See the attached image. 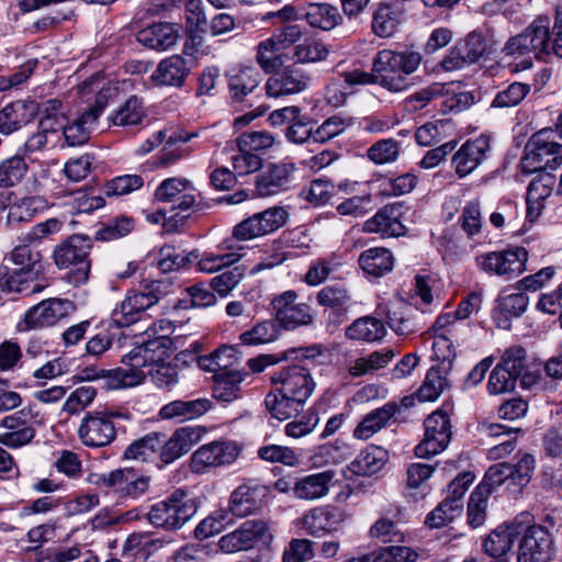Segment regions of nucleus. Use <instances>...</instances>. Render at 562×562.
Wrapping results in <instances>:
<instances>
[{"label": "nucleus", "mask_w": 562, "mask_h": 562, "mask_svg": "<svg viewBox=\"0 0 562 562\" xmlns=\"http://www.w3.org/2000/svg\"><path fill=\"white\" fill-rule=\"evenodd\" d=\"M144 116L143 102L133 95L111 116V121L116 126H133L139 124Z\"/></svg>", "instance_id": "nucleus-58"}, {"label": "nucleus", "mask_w": 562, "mask_h": 562, "mask_svg": "<svg viewBox=\"0 0 562 562\" xmlns=\"http://www.w3.org/2000/svg\"><path fill=\"white\" fill-rule=\"evenodd\" d=\"M91 247L89 237L74 234L54 249V262L59 269L74 268L69 273V281L75 285L85 283L89 278Z\"/></svg>", "instance_id": "nucleus-3"}, {"label": "nucleus", "mask_w": 562, "mask_h": 562, "mask_svg": "<svg viewBox=\"0 0 562 562\" xmlns=\"http://www.w3.org/2000/svg\"><path fill=\"white\" fill-rule=\"evenodd\" d=\"M25 271H15L9 274L8 266L0 267V292H25L26 294L36 293L43 290L44 286L29 282L23 279Z\"/></svg>", "instance_id": "nucleus-54"}, {"label": "nucleus", "mask_w": 562, "mask_h": 562, "mask_svg": "<svg viewBox=\"0 0 562 562\" xmlns=\"http://www.w3.org/2000/svg\"><path fill=\"white\" fill-rule=\"evenodd\" d=\"M179 27L169 22H158L142 29L136 34L137 42L150 49L165 52L179 41Z\"/></svg>", "instance_id": "nucleus-24"}, {"label": "nucleus", "mask_w": 562, "mask_h": 562, "mask_svg": "<svg viewBox=\"0 0 562 562\" xmlns=\"http://www.w3.org/2000/svg\"><path fill=\"white\" fill-rule=\"evenodd\" d=\"M211 406V401L207 398L177 400L164 405L159 411V416L161 419H176L182 423L204 415Z\"/></svg>", "instance_id": "nucleus-32"}, {"label": "nucleus", "mask_w": 562, "mask_h": 562, "mask_svg": "<svg viewBox=\"0 0 562 562\" xmlns=\"http://www.w3.org/2000/svg\"><path fill=\"white\" fill-rule=\"evenodd\" d=\"M245 246L234 235L216 247V251L205 252L198 261L196 268L204 273H214L224 267L239 261L244 256Z\"/></svg>", "instance_id": "nucleus-22"}, {"label": "nucleus", "mask_w": 562, "mask_h": 562, "mask_svg": "<svg viewBox=\"0 0 562 562\" xmlns=\"http://www.w3.org/2000/svg\"><path fill=\"white\" fill-rule=\"evenodd\" d=\"M204 429L196 426L178 428L171 437L161 443L160 460L169 464L190 451L193 445L198 443L204 435Z\"/></svg>", "instance_id": "nucleus-23"}, {"label": "nucleus", "mask_w": 562, "mask_h": 562, "mask_svg": "<svg viewBox=\"0 0 562 562\" xmlns=\"http://www.w3.org/2000/svg\"><path fill=\"white\" fill-rule=\"evenodd\" d=\"M488 53V41L481 31H472L451 47L440 65L445 71L462 69Z\"/></svg>", "instance_id": "nucleus-10"}, {"label": "nucleus", "mask_w": 562, "mask_h": 562, "mask_svg": "<svg viewBox=\"0 0 562 562\" xmlns=\"http://www.w3.org/2000/svg\"><path fill=\"white\" fill-rule=\"evenodd\" d=\"M290 412H293L294 420L290 422L285 426V434L292 438H301L308 434H311L315 427L319 423L318 414L308 409L301 414V412L295 413L294 407L289 408Z\"/></svg>", "instance_id": "nucleus-60"}, {"label": "nucleus", "mask_w": 562, "mask_h": 562, "mask_svg": "<svg viewBox=\"0 0 562 562\" xmlns=\"http://www.w3.org/2000/svg\"><path fill=\"white\" fill-rule=\"evenodd\" d=\"M394 352L390 349L372 352L369 357L358 358L349 368L353 376H361L374 370L384 368L393 359Z\"/></svg>", "instance_id": "nucleus-59"}, {"label": "nucleus", "mask_w": 562, "mask_h": 562, "mask_svg": "<svg viewBox=\"0 0 562 562\" xmlns=\"http://www.w3.org/2000/svg\"><path fill=\"white\" fill-rule=\"evenodd\" d=\"M401 153V143L393 138H383L373 143L367 150V157L375 165L392 164Z\"/></svg>", "instance_id": "nucleus-57"}, {"label": "nucleus", "mask_w": 562, "mask_h": 562, "mask_svg": "<svg viewBox=\"0 0 562 562\" xmlns=\"http://www.w3.org/2000/svg\"><path fill=\"white\" fill-rule=\"evenodd\" d=\"M355 119L342 113L329 116L313 133V139L317 143H325L352 126Z\"/></svg>", "instance_id": "nucleus-56"}, {"label": "nucleus", "mask_w": 562, "mask_h": 562, "mask_svg": "<svg viewBox=\"0 0 562 562\" xmlns=\"http://www.w3.org/2000/svg\"><path fill=\"white\" fill-rule=\"evenodd\" d=\"M265 490L259 486L240 485L231 495L229 510L236 517H246L261 508Z\"/></svg>", "instance_id": "nucleus-30"}, {"label": "nucleus", "mask_w": 562, "mask_h": 562, "mask_svg": "<svg viewBox=\"0 0 562 562\" xmlns=\"http://www.w3.org/2000/svg\"><path fill=\"white\" fill-rule=\"evenodd\" d=\"M63 222L57 218H49L41 222L20 236L21 245L13 248L4 262L9 261L20 267V271H31L41 261V254L30 246L42 243L44 239L61 231Z\"/></svg>", "instance_id": "nucleus-7"}, {"label": "nucleus", "mask_w": 562, "mask_h": 562, "mask_svg": "<svg viewBox=\"0 0 562 562\" xmlns=\"http://www.w3.org/2000/svg\"><path fill=\"white\" fill-rule=\"evenodd\" d=\"M550 24L549 16L539 15L524 30L533 46L535 57L544 61H549Z\"/></svg>", "instance_id": "nucleus-41"}, {"label": "nucleus", "mask_w": 562, "mask_h": 562, "mask_svg": "<svg viewBox=\"0 0 562 562\" xmlns=\"http://www.w3.org/2000/svg\"><path fill=\"white\" fill-rule=\"evenodd\" d=\"M280 311L276 317L257 323L251 329L239 335L240 344L244 346H260L274 342L279 339L281 333V322L279 319Z\"/></svg>", "instance_id": "nucleus-38"}, {"label": "nucleus", "mask_w": 562, "mask_h": 562, "mask_svg": "<svg viewBox=\"0 0 562 562\" xmlns=\"http://www.w3.org/2000/svg\"><path fill=\"white\" fill-rule=\"evenodd\" d=\"M260 74L252 67H246L232 75L229 91L234 102H243L260 83Z\"/></svg>", "instance_id": "nucleus-43"}, {"label": "nucleus", "mask_w": 562, "mask_h": 562, "mask_svg": "<svg viewBox=\"0 0 562 562\" xmlns=\"http://www.w3.org/2000/svg\"><path fill=\"white\" fill-rule=\"evenodd\" d=\"M164 436L159 432H150L132 442L124 451V458L139 462L149 461L161 447Z\"/></svg>", "instance_id": "nucleus-47"}, {"label": "nucleus", "mask_w": 562, "mask_h": 562, "mask_svg": "<svg viewBox=\"0 0 562 562\" xmlns=\"http://www.w3.org/2000/svg\"><path fill=\"white\" fill-rule=\"evenodd\" d=\"M216 303L215 294L203 284H195L186 289V295L179 299L177 307L179 308H204Z\"/></svg>", "instance_id": "nucleus-61"}, {"label": "nucleus", "mask_w": 562, "mask_h": 562, "mask_svg": "<svg viewBox=\"0 0 562 562\" xmlns=\"http://www.w3.org/2000/svg\"><path fill=\"white\" fill-rule=\"evenodd\" d=\"M398 412L400 405L395 402H389L382 407L370 412L356 427L353 437L361 440L371 438Z\"/></svg>", "instance_id": "nucleus-35"}, {"label": "nucleus", "mask_w": 562, "mask_h": 562, "mask_svg": "<svg viewBox=\"0 0 562 562\" xmlns=\"http://www.w3.org/2000/svg\"><path fill=\"white\" fill-rule=\"evenodd\" d=\"M529 304V297L524 292L499 296L497 305L492 313L496 325L501 328H510V318L520 317Z\"/></svg>", "instance_id": "nucleus-31"}, {"label": "nucleus", "mask_w": 562, "mask_h": 562, "mask_svg": "<svg viewBox=\"0 0 562 562\" xmlns=\"http://www.w3.org/2000/svg\"><path fill=\"white\" fill-rule=\"evenodd\" d=\"M124 364L125 367L111 370H99L93 375H88V378L102 380L104 382V387L108 390L133 387L145 380L146 373L143 369L133 366V361L127 360V363Z\"/></svg>", "instance_id": "nucleus-25"}, {"label": "nucleus", "mask_w": 562, "mask_h": 562, "mask_svg": "<svg viewBox=\"0 0 562 562\" xmlns=\"http://www.w3.org/2000/svg\"><path fill=\"white\" fill-rule=\"evenodd\" d=\"M328 49L310 36L306 27L283 23V59L293 63H316L326 59Z\"/></svg>", "instance_id": "nucleus-5"}, {"label": "nucleus", "mask_w": 562, "mask_h": 562, "mask_svg": "<svg viewBox=\"0 0 562 562\" xmlns=\"http://www.w3.org/2000/svg\"><path fill=\"white\" fill-rule=\"evenodd\" d=\"M241 448L229 440H215L201 446L191 456L190 468L194 473H202L211 468L233 463Z\"/></svg>", "instance_id": "nucleus-15"}, {"label": "nucleus", "mask_w": 562, "mask_h": 562, "mask_svg": "<svg viewBox=\"0 0 562 562\" xmlns=\"http://www.w3.org/2000/svg\"><path fill=\"white\" fill-rule=\"evenodd\" d=\"M170 284L164 280H154L145 285L142 292H130L119 308L112 313V321L116 327H127L137 322L142 314L156 305L161 296L168 294Z\"/></svg>", "instance_id": "nucleus-4"}, {"label": "nucleus", "mask_w": 562, "mask_h": 562, "mask_svg": "<svg viewBox=\"0 0 562 562\" xmlns=\"http://www.w3.org/2000/svg\"><path fill=\"white\" fill-rule=\"evenodd\" d=\"M397 25V16L390 5H380L374 12L372 30L378 36H391L396 31Z\"/></svg>", "instance_id": "nucleus-63"}, {"label": "nucleus", "mask_w": 562, "mask_h": 562, "mask_svg": "<svg viewBox=\"0 0 562 562\" xmlns=\"http://www.w3.org/2000/svg\"><path fill=\"white\" fill-rule=\"evenodd\" d=\"M450 386L447 379V370L441 367H431L425 376L422 386L417 391V398L420 402H432Z\"/></svg>", "instance_id": "nucleus-45"}, {"label": "nucleus", "mask_w": 562, "mask_h": 562, "mask_svg": "<svg viewBox=\"0 0 562 562\" xmlns=\"http://www.w3.org/2000/svg\"><path fill=\"white\" fill-rule=\"evenodd\" d=\"M44 209V201L38 196H27L10 204L7 212V225L16 226L31 221Z\"/></svg>", "instance_id": "nucleus-48"}, {"label": "nucleus", "mask_w": 562, "mask_h": 562, "mask_svg": "<svg viewBox=\"0 0 562 562\" xmlns=\"http://www.w3.org/2000/svg\"><path fill=\"white\" fill-rule=\"evenodd\" d=\"M27 172V164L23 155L16 154L0 162V188L19 183Z\"/></svg>", "instance_id": "nucleus-51"}, {"label": "nucleus", "mask_w": 562, "mask_h": 562, "mask_svg": "<svg viewBox=\"0 0 562 562\" xmlns=\"http://www.w3.org/2000/svg\"><path fill=\"white\" fill-rule=\"evenodd\" d=\"M33 121V100H18L0 110V133L10 135Z\"/></svg>", "instance_id": "nucleus-27"}, {"label": "nucleus", "mask_w": 562, "mask_h": 562, "mask_svg": "<svg viewBox=\"0 0 562 562\" xmlns=\"http://www.w3.org/2000/svg\"><path fill=\"white\" fill-rule=\"evenodd\" d=\"M532 47L531 42L528 40V34L522 31L521 33L508 38L503 47V53L513 58L522 57L521 69H529L532 67L531 55L535 56Z\"/></svg>", "instance_id": "nucleus-53"}, {"label": "nucleus", "mask_w": 562, "mask_h": 562, "mask_svg": "<svg viewBox=\"0 0 562 562\" xmlns=\"http://www.w3.org/2000/svg\"><path fill=\"white\" fill-rule=\"evenodd\" d=\"M101 113L102 102H100V105L97 108H90L72 123H65L64 133L61 134L65 143L70 147L86 144L90 138V128L97 122Z\"/></svg>", "instance_id": "nucleus-33"}, {"label": "nucleus", "mask_w": 562, "mask_h": 562, "mask_svg": "<svg viewBox=\"0 0 562 562\" xmlns=\"http://www.w3.org/2000/svg\"><path fill=\"white\" fill-rule=\"evenodd\" d=\"M386 335L384 324L373 316L357 318L346 329V337L351 340L373 342Z\"/></svg>", "instance_id": "nucleus-42"}, {"label": "nucleus", "mask_w": 562, "mask_h": 562, "mask_svg": "<svg viewBox=\"0 0 562 562\" xmlns=\"http://www.w3.org/2000/svg\"><path fill=\"white\" fill-rule=\"evenodd\" d=\"M311 307L305 303L283 306V330H294L301 326L313 324Z\"/></svg>", "instance_id": "nucleus-62"}, {"label": "nucleus", "mask_w": 562, "mask_h": 562, "mask_svg": "<svg viewBox=\"0 0 562 562\" xmlns=\"http://www.w3.org/2000/svg\"><path fill=\"white\" fill-rule=\"evenodd\" d=\"M314 382L306 368L299 364L283 367V420L290 419L293 412H302L304 403L314 390Z\"/></svg>", "instance_id": "nucleus-8"}, {"label": "nucleus", "mask_w": 562, "mask_h": 562, "mask_svg": "<svg viewBox=\"0 0 562 562\" xmlns=\"http://www.w3.org/2000/svg\"><path fill=\"white\" fill-rule=\"evenodd\" d=\"M527 260L528 251L524 247L492 251L476 257V262L482 270L506 279L524 272Z\"/></svg>", "instance_id": "nucleus-14"}, {"label": "nucleus", "mask_w": 562, "mask_h": 562, "mask_svg": "<svg viewBox=\"0 0 562 562\" xmlns=\"http://www.w3.org/2000/svg\"><path fill=\"white\" fill-rule=\"evenodd\" d=\"M155 198L159 202L171 204V212L179 216L195 206L199 192L186 178H169L158 186Z\"/></svg>", "instance_id": "nucleus-17"}, {"label": "nucleus", "mask_w": 562, "mask_h": 562, "mask_svg": "<svg viewBox=\"0 0 562 562\" xmlns=\"http://www.w3.org/2000/svg\"><path fill=\"white\" fill-rule=\"evenodd\" d=\"M272 535L262 520H247L236 530L222 536L218 540V548L224 553H236L254 548L261 542L269 544Z\"/></svg>", "instance_id": "nucleus-13"}, {"label": "nucleus", "mask_w": 562, "mask_h": 562, "mask_svg": "<svg viewBox=\"0 0 562 562\" xmlns=\"http://www.w3.org/2000/svg\"><path fill=\"white\" fill-rule=\"evenodd\" d=\"M189 71L186 59L179 55H173L158 64L150 79L157 86L181 87Z\"/></svg>", "instance_id": "nucleus-29"}, {"label": "nucleus", "mask_w": 562, "mask_h": 562, "mask_svg": "<svg viewBox=\"0 0 562 562\" xmlns=\"http://www.w3.org/2000/svg\"><path fill=\"white\" fill-rule=\"evenodd\" d=\"M172 341L162 334L154 339L143 341L140 346L134 348L122 359L123 363L133 361V366L142 369L143 367H153L157 363L166 362L172 352Z\"/></svg>", "instance_id": "nucleus-20"}, {"label": "nucleus", "mask_w": 562, "mask_h": 562, "mask_svg": "<svg viewBox=\"0 0 562 562\" xmlns=\"http://www.w3.org/2000/svg\"><path fill=\"white\" fill-rule=\"evenodd\" d=\"M358 262L367 274L382 277L393 269L394 258L389 249L373 247L361 252Z\"/></svg>", "instance_id": "nucleus-40"}, {"label": "nucleus", "mask_w": 562, "mask_h": 562, "mask_svg": "<svg viewBox=\"0 0 562 562\" xmlns=\"http://www.w3.org/2000/svg\"><path fill=\"white\" fill-rule=\"evenodd\" d=\"M403 215V203L386 204L373 217L364 222L363 231L367 233H378L382 237L403 236L407 231L402 222Z\"/></svg>", "instance_id": "nucleus-19"}, {"label": "nucleus", "mask_w": 562, "mask_h": 562, "mask_svg": "<svg viewBox=\"0 0 562 562\" xmlns=\"http://www.w3.org/2000/svg\"><path fill=\"white\" fill-rule=\"evenodd\" d=\"M521 533V522L516 518L510 524L495 528L483 541V550L492 558L505 555L513 547L514 541Z\"/></svg>", "instance_id": "nucleus-26"}, {"label": "nucleus", "mask_w": 562, "mask_h": 562, "mask_svg": "<svg viewBox=\"0 0 562 562\" xmlns=\"http://www.w3.org/2000/svg\"><path fill=\"white\" fill-rule=\"evenodd\" d=\"M257 61L265 72H278L281 67V34H273L258 44Z\"/></svg>", "instance_id": "nucleus-46"}, {"label": "nucleus", "mask_w": 562, "mask_h": 562, "mask_svg": "<svg viewBox=\"0 0 562 562\" xmlns=\"http://www.w3.org/2000/svg\"><path fill=\"white\" fill-rule=\"evenodd\" d=\"M187 31L193 42L201 43V33L207 31L206 15L203 11L202 0H189L186 4Z\"/></svg>", "instance_id": "nucleus-52"}, {"label": "nucleus", "mask_w": 562, "mask_h": 562, "mask_svg": "<svg viewBox=\"0 0 562 562\" xmlns=\"http://www.w3.org/2000/svg\"><path fill=\"white\" fill-rule=\"evenodd\" d=\"M281 226L279 206L269 207L238 223L233 235L238 241H247L277 231Z\"/></svg>", "instance_id": "nucleus-18"}, {"label": "nucleus", "mask_w": 562, "mask_h": 562, "mask_svg": "<svg viewBox=\"0 0 562 562\" xmlns=\"http://www.w3.org/2000/svg\"><path fill=\"white\" fill-rule=\"evenodd\" d=\"M340 513L336 507L318 506L303 517V527L312 536H321L337 529Z\"/></svg>", "instance_id": "nucleus-34"}, {"label": "nucleus", "mask_w": 562, "mask_h": 562, "mask_svg": "<svg viewBox=\"0 0 562 562\" xmlns=\"http://www.w3.org/2000/svg\"><path fill=\"white\" fill-rule=\"evenodd\" d=\"M244 374L239 371H224L214 376L213 396L224 403H231L239 396Z\"/></svg>", "instance_id": "nucleus-44"}, {"label": "nucleus", "mask_w": 562, "mask_h": 562, "mask_svg": "<svg viewBox=\"0 0 562 562\" xmlns=\"http://www.w3.org/2000/svg\"><path fill=\"white\" fill-rule=\"evenodd\" d=\"M317 303L334 310L338 316L345 315L350 305V295L347 289L340 284L324 286L317 293Z\"/></svg>", "instance_id": "nucleus-49"}, {"label": "nucleus", "mask_w": 562, "mask_h": 562, "mask_svg": "<svg viewBox=\"0 0 562 562\" xmlns=\"http://www.w3.org/2000/svg\"><path fill=\"white\" fill-rule=\"evenodd\" d=\"M460 506L458 503H451L443 499L432 509L425 519V525L431 529L441 528L450 524L456 517L460 516Z\"/></svg>", "instance_id": "nucleus-64"}, {"label": "nucleus", "mask_w": 562, "mask_h": 562, "mask_svg": "<svg viewBox=\"0 0 562 562\" xmlns=\"http://www.w3.org/2000/svg\"><path fill=\"white\" fill-rule=\"evenodd\" d=\"M75 311L69 300L49 299L32 306L25 313L23 322L19 323L20 330L37 329L55 325Z\"/></svg>", "instance_id": "nucleus-16"}, {"label": "nucleus", "mask_w": 562, "mask_h": 562, "mask_svg": "<svg viewBox=\"0 0 562 562\" xmlns=\"http://www.w3.org/2000/svg\"><path fill=\"white\" fill-rule=\"evenodd\" d=\"M307 23L311 27L331 31L342 23L338 8L327 2H306Z\"/></svg>", "instance_id": "nucleus-37"}, {"label": "nucleus", "mask_w": 562, "mask_h": 562, "mask_svg": "<svg viewBox=\"0 0 562 562\" xmlns=\"http://www.w3.org/2000/svg\"><path fill=\"white\" fill-rule=\"evenodd\" d=\"M334 479L335 472L331 470L306 475L297 480L291 491L296 498L306 501L317 499L328 494Z\"/></svg>", "instance_id": "nucleus-28"}, {"label": "nucleus", "mask_w": 562, "mask_h": 562, "mask_svg": "<svg viewBox=\"0 0 562 562\" xmlns=\"http://www.w3.org/2000/svg\"><path fill=\"white\" fill-rule=\"evenodd\" d=\"M119 416L120 414L106 409L88 412L78 428L81 442L93 448L110 445L116 437L113 418Z\"/></svg>", "instance_id": "nucleus-9"}, {"label": "nucleus", "mask_w": 562, "mask_h": 562, "mask_svg": "<svg viewBox=\"0 0 562 562\" xmlns=\"http://www.w3.org/2000/svg\"><path fill=\"white\" fill-rule=\"evenodd\" d=\"M424 426V439L415 447V454L418 458H430L442 452L451 440L450 417L437 411L425 419Z\"/></svg>", "instance_id": "nucleus-12"}, {"label": "nucleus", "mask_w": 562, "mask_h": 562, "mask_svg": "<svg viewBox=\"0 0 562 562\" xmlns=\"http://www.w3.org/2000/svg\"><path fill=\"white\" fill-rule=\"evenodd\" d=\"M422 55L414 50L382 49L373 59L372 74L355 69L341 72L340 77L350 87L378 83L389 91L400 92L408 88L407 76L417 70Z\"/></svg>", "instance_id": "nucleus-1"}, {"label": "nucleus", "mask_w": 562, "mask_h": 562, "mask_svg": "<svg viewBox=\"0 0 562 562\" xmlns=\"http://www.w3.org/2000/svg\"><path fill=\"white\" fill-rule=\"evenodd\" d=\"M530 85L524 82H512L505 89L499 90L491 103L494 109L514 108L529 94Z\"/></svg>", "instance_id": "nucleus-55"}, {"label": "nucleus", "mask_w": 562, "mask_h": 562, "mask_svg": "<svg viewBox=\"0 0 562 562\" xmlns=\"http://www.w3.org/2000/svg\"><path fill=\"white\" fill-rule=\"evenodd\" d=\"M517 562H550L553 558V538L544 526L521 527Z\"/></svg>", "instance_id": "nucleus-11"}, {"label": "nucleus", "mask_w": 562, "mask_h": 562, "mask_svg": "<svg viewBox=\"0 0 562 562\" xmlns=\"http://www.w3.org/2000/svg\"><path fill=\"white\" fill-rule=\"evenodd\" d=\"M562 164V144L550 139L547 131L535 133L525 146L521 171L530 175L547 169H555Z\"/></svg>", "instance_id": "nucleus-6"}, {"label": "nucleus", "mask_w": 562, "mask_h": 562, "mask_svg": "<svg viewBox=\"0 0 562 562\" xmlns=\"http://www.w3.org/2000/svg\"><path fill=\"white\" fill-rule=\"evenodd\" d=\"M418 316L415 307L405 302H400L389 308L386 324L397 335L407 336L420 328Z\"/></svg>", "instance_id": "nucleus-36"}, {"label": "nucleus", "mask_w": 562, "mask_h": 562, "mask_svg": "<svg viewBox=\"0 0 562 562\" xmlns=\"http://www.w3.org/2000/svg\"><path fill=\"white\" fill-rule=\"evenodd\" d=\"M198 510L196 503L182 490L154 504L147 513L149 522L168 531L181 529Z\"/></svg>", "instance_id": "nucleus-2"}, {"label": "nucleus", "mask_w": 562, "mask_h": 562, "mask_svg": "<svg viewBox=\"0 0 562 562\" xmlns=\"http://www.w3.org/2000/svg\"><path fill=\"white\" fill-rule=\"evenodd\" d=\"M389 459L387 451L379 446H369L350 463L349 470L359 476H371L378 473Z\"/></svg>", "instance_id": "nucleus-39"}, {"label": "nucleus", "mask_w": 562, "mask_h": 562, "mask_svg": "<svg viewBox=\"0 0 562 562\" xmlns=\"http://www.w3.org/2000/svg\"><path fill=\"white\" fill-rule=\"evenodd\" d=\"M512 475L513 470L510 463L499 462L493 464L487 469L482 482L476 486V488L490 496L496 487L506 483L507 488L512 492Z\"/></svg>", "instance_id": "nucleus-50"}, {"label": "nucleus", "mask_w": 562, "mask_h": 562, "mask_svg": "<svg viewBox=\"0 0 562 562\" xmlns=\"http://www.w3.org/2000/svg\"><path fill=\"white\" fill-rule=\"evenodd\" d=\"M490 149V138L485 135L467 140L452 156L456 173L464 178L473 172L486 158Z\"/></svg>", "instance_id": "nucleus-21"}]
</instances>
